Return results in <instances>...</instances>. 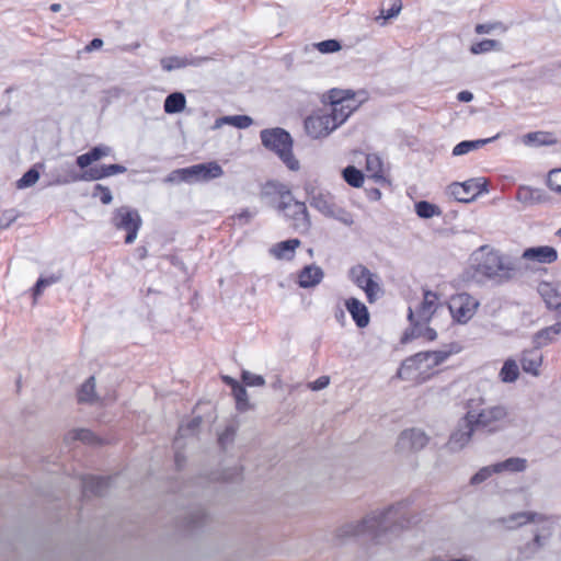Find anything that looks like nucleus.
Returning <instances> with one entry per match:
<instances>
[{
  "label": "nucleus",
  "instance_id": "obj_1",
  "mask_svg": "<svg viewBox=\"0 0 561 561\" xmlns=\"http://www.w3.org/2000/svg\"><path fill=\"white\" fill-rule=\"evenodd\" d=\"M470 261L473 276L495 285H504L523 276V266L517 257L506 255L488 244L474 250Z\"/></svg>",
  "mask_w": 561,
  "mask_h": 561
},
{
  "label": "nucleus",
  "instance_id": "obj_2",
  "mask_svg": "<svg viewBox=\"0 0 561 561\" xmlns=\"http://www.w3.org/2000/svg\"><path fill=\"white\" fill-rule=\"evenodd\" d=\"M497 523L502 524L507 529H515L527 524H534L533 539L519 547L520 559H530L547 547L556 526L553 517L536 512L514 513L507 517L499 518Z\"/></svg>",
  "mask_w": 561,
  "mask_h": 561
},
{
  "label": "nucleus",
  "instance_id": "obj_3",
  "mask_svg": "<svg viewBox=\"0 0 561 561\" xmlns=\"http://www.w3.org/2000/svg\"><path fill=\"white\" fill-rule=\"evenodd\" d=\"M410 502L404 500L381 512H373L358 525L353 526V536L368 535L373 540L382 541L388 533H396L410 524V520L405 517Z\"/></svg>",
  "mask_w": 561,
  "mask_h": 561
},
{
  "label": "nucleus",
  "instance_id": "obj_4",
  "mask_svg": "<svg viewBox=\"0 0 561 561\" xmlns=\"http://www.w3.org/2000/svg\"><path fill=\"white\" fill-rule=\"evenodd\" d=\"M477 432L496 434L507 430L513 424L512 413L505 404L484 405L482 398L471 399L467 403L463 416Z\"/></svg>",
  "mask_w": 561,
  "mask_h": 561
},
{
  "label": "nucleus",
  "instance_id": "obj_5",
  "mask_svg": "<svg viewBox=\"0 0 561 561\" xmlns=\"http://www.w3.org/2000/svg\"><path fill=\"white\" fill-rule=\"evenodd\" d=\"M304 190L311 207L316 208L325 217L348 224L347 210L336 204L334 195L329 191L320 188L316 181H306Z\"/></svg>",
  "mask_w": 561,
  "mask_h": 561
},
{
  "label": "nucleus",
  "instance_id": "obj_6",
  "mask_svg": "<svg viewBox=\"0 0 561 561\" xmlns=\"http://www.w3.org/2000/svg\"><path fill=\"white\" fill-rule=\"evenodd\" d=\"M262 144L265 148L274 151L286 167L291 171L299 169V161L293 154V139L285 129H263L260 133Z\"/></svg>",
  "mask_w": 561,
  "mask_h": 561
},
{
  "label": "nucleus",
  "instance_id": "obj_7",
  "mask_svg": "<svg viewBox=\"0 0 561 561\" xmlns=\"http://www.w3.org/2000/svg\"><path fill=\"white\" fill-rule=\"evenodd\" d=\"M267 188H274L278 193L279 202L276 208L293 220L295 229L307 230L310 227L309 214L304 202L295 201L290 191L282 184L268 183Z\"/></svg>",
  "mask_w": 561,
  "mask_h": 561
},
{
  "label": "nucleus",
  "instance_id": "obj_8",
  "mask_svg": "<svg viewBox=\"0 0 561 561\" xmlns=\"http://www.w3.org/2000/svg\"><path fill=\"white\" fill-rule=\"evenodd\" d=\"M345 121V114L335 115L329 108L323 106L306 117L305 130L312 139H320L329 136Z\"/></svg>",
  "mask_w": 561,
  "mask_h": 561
},
{
  "label": "nucleus",
  "instance_id": "obj_9",
  "mask_svg": "<svg viewBox=\"0 0 561 561\" xmlns=\"http://www.w3.org/2000/svg\"><path fill=\"white\" fill-rule=\"evenodd\" d=\"M438 308V296L436 293L432 290H424L423 293V300L417 307V309L414 311L412 308H409L408 311V319L413 325V329L411 331V334L405 333L402 342H407L411 337H415L421 334L417 327L423 323H427L432 316L435 313V311Z\"/></svg>",
  "mask_w": 561,
  "mask_h": 561
},
{
  "label": "nucleus",
  "instance_id": "obj_10",
  "mask_svg": "<svg viewBox=\"0 0 561 561\" xmlns=\"http://www.w3.org/2000/svg\"><path fill=\"white\" fill-rule=\"evenodd\" d=\"M486 180L483 178L470 179L465 182H454L448 186V194L457 202L471 203L483 192H488Z\"/></svg>",
  "mask_w": 561,
  "mask_h": 561
},
{
  "label": "nucleus",
  "instance_id": "obj_11",
  "mask_svg": "<svg viewBox=\"0 0 561 561\" xmlns=\"http://www.w3.org/2000/svg\"><path fill=\"white\" fill-rule=\"evenodd\" d=\"M112 220L115 228L127 232L125 238L126 243H133L136 240L141 226V218L136 209L122 206L114 211Z\"/></svg>",
  "mask_w": 561,
  "mask_h": 561
},
{
  "label": "nucleus",
  "instance_id": "obj_12",
  "mask_svg": "<svg viewBox=\"0 0 561 561\" xmlns=\"http://www.w3.org/2000/svg\"><path fill=\"white\" fill-rule=\"evenodd\" d=\"M517 260L523 266L524 273L526 270H533L537 265L554 263L558 260V252L550 245L530 247L525 249Z\"/></svg>",
  "mask_w": 561,
  "mask_h": 561
},
{
  "label": "nucleus",
  "instance_id": "obj_13",
  "mask_svg": "<svg viewBox=\"0 0 561 561\" xmlns=\"http://www.w3.org/2000/svg\"><path fill=\"white\" fill-rule=\"evenodd\" d=\"M479 307V301L468 293H459L451 296L448 308L453 318L458 323H467Z\"/></svg>",
  "mask_w": 561,
  "mask_h": 561
},
{
  "label": "nucleus",
  "instance_id": "obj_14",
  "mask_svg": "<svg viewBox=\"0 0 561 561\" xmlns=\"http://www.w3.org/2000/svg\"><path fill=\"white\" fill-rule=\"evenodd\" d=\"M353 276L355 284L365 291L368 302L374 304L382 294L378 275L364 265H357L353 267Z\"/></svg>",
  "mask_w": 561,
  "mask_h": 561
},
{
  "label": "nucleus",
  "instance_id": "obj_15",
  "mask_svg": "<svg viewBox=\"0 0 561 561\" xmlns=\"http://www.w3.org/2000/svg\"><path fill=\"white\" fill-rule=\"evenodd\" d=\"M430 442L427 434L420 428H408L399 435L397 446L401 451H419Z\"/></svg>",
  "mask_w": 561,
  "mask_h": 561
},
{
  "label": "nucleus",
  "instance_id": "obj_16",
  "mask_svg": "<svg viewBox=\"0 0 561 561\" xmlns=\"http://www.w3.org/2000/svg\"><path fill=\"white\" fill-rule=\"evenodd\" d=\"M323 103L333 114H345L346 119L351 115V91L332 89L323 96Z\"/></svg>",
  "mask_w": 561,
  "mask_h": 561
},
{
  "label": "nucleus",
  "instance_id": "obj_17",
  "mask_svg": "<svg viewBox=\"0 0 561 561\" xmlns=\"http://www.w3.org/2000/svg\"><path fill=\"white\" fill-rule=\"evenodd\" d=\"M188 183L207 182L224 175V170L218 162L211 161L187 167Z\"/></svg>",
  "mask_w": 561,
  "mask_h": 561
},
{
  "label": "nucleus",
  "instance_id": "obj_18",
  "mask_svg": "<svg viewBox=\"0 0 561 561\" xmlns=\"http://www.w3.org/2000/svg\"><path fill=\"white\" fill-rule=\"evenodd\" d=\"M477 430L467 420H461L458 427L453 432L447 443V446L453 451L461 450L472 439Z\"/></svg>",
  "mask_w": 561,
  "mask_h": 561
},
{
  "label": "nucleus",
  "instance_id": "obj_19",
  "mask_svg": "<svg viewBox=\"0 0 561 561\" xmlns=\"http://www.w3.org/2000/svg\"><path fill=\"white\" fill-rule=\"evenodd\" d=\"M543 356L540 347L535 345L533 348L522 352L519 362L525 373L535 377L540 375V367L542 365Z\"/></svg>",
  "mask_w": 561,
  "mask_h": 561
},
{
  "label": "nucleus",
  "instance_id": "obj_20",
  "mask_svg": "<svg viewBox=\"0 0 561 561\" xmlns=\"http://www.w3.org/2000/svg\"><path fill=\"white\" fill-rule=\"evenodd\" d=\"M362 158L365 159L368 176L371 178L375 182L385 181L382 161L380 157L377 154H364L362 152L353 151V162L356 161L357 163H360Z\"/></svg>",
  "mask_w": 561,
  "mask_h": 561
},
{
  "label": "nucleus",
  "instance_id": "obj_21",
  "mask_svg": "<svg viewBox=\"0 0 561 561\" xmlns=\"http://www.w3.org/2000/svg\"><path fill=\"white\" fill-rule=\"evenodd\" d=\"M420 355H421V352L416 353L415 355L410 356L403 360L400 369L398 370V376L400 378L412 379L413 371H419L420 374H424L427 371V369H425V365H426L427 360H425V358H423V357H420Z\"/></svg>",
  "mask_w": 561,
  "mask_h": 561
},
{
  "label": "nucleus",
  "instance_id": "obj_22",
  "mask_svg": "<svg viewBox=\"0 0 561 561\" xmlns=\"http://www.w3.org/2000/svg\"><path fill=\"white\" fill-rule=\"evenodd\" d=\"M324 273L320 266L314 264L305 266L298 275V284L302 288L317 286L323 278Z\"/></svg>",
  "mask_w": 561,
  "mask_h": 561
},
{
  "label": "nucleus",
  "instance_id": "obj_23",
  "mask_svg": "<svg viewBox=\"0 0 561 561\" xmlns=\"http://www.w3.org/2000/svg\"><path fill=\"white\" fill-rule=\"evenodd\" d=\"M539 293L543 298L546 305L550 309H558L561 307V283L540 285Z\"/></svg>",
  "mask_w": 561,
  "mask_h": 561
},
{
  "label": "nucleus",
  "instance_id": "obj_24",
  "mask_svg": "<svg viewBox=\"0 0 561 561\" xmlns=\"http://www.w3.org/2000/svg\"><path fill=\"white\" fill-rule=\"evenodd\" d=\"M110 479L101 477H85L82 480V490L84 496L102 495L107 490Z\"/></svg>",
  "mask_w": 561,
  "mask_h": 561
},
{
  "label": "nucleus",
  "instance_id": "obj_25",
  "mask_svg": "<svg viewBox=\"0 0 561 561\" xmlns=\"http://www.w3.org/2000/svg\"><path fill=\"white\" fill-rule=\"evenodd\" d=\"M112 152L111 147L105 145H100L92 148L89 152L79 156L76 160L77 165L80 169H87L93 162L99 161L100 159L110 156Z\"/></svg>",
  "mask_w": 561,
  "mask_h": 561
},
{
  "label": "nucleus",
  "instance_id": "obj_26",
  "mask_svg": "<svg viewBox=\"0 0 561 561\" xmlns=\"http://www.w3.org/2000/svg\"><path fill=\"white\" fill-rule=\"evenodd\" d=\"M516 199L526 205H534L546 202L547 196L542 190L520 186L516 193Z\"/></svg>",
  "mask_w": 561,
  "mask_h": 561
},
{
  "label": "nucleus",
  "instance_id": "obj_27",
  "mask_svg": "<svg viewBox=\"0 0 561 561\" xmlns=\"http://www.w3.org/2000/svg\"><path fill=\"white\" fill-rule=\"evenodd\" d=\"M207 58H186V57H165L161 59V66L165 71H172L174 69L183 68L186 66H198Z\"/></svg>",
  "mask_w": 561,
  "mask_h": 561
},
{
  "label": "nucleus",
  "instance_id": "obj_28",
  "mask_svg": "<svg viewBox=\"0 0 561 561\" xmlns=\"http://www.w3.org/2000/svg\"><path fill=\"white\" fill-rule=\"evenodd\" d=\"M300 241L298 239H290L282 241L273 245L270 250L271 254L276 259L290 260L294 256L296 248H298Z\"/></svg>",
  "mask_w": 561,
  "mask_h": 561
},
{
  "label": "nucleus",
  "instance_id": "obj_29",
  "mask_svg": "<svg viewBox=\"0 0 561 561\" xmlns=\"http://www.w3.org/2000/svg\"><path fill=\"white\" fill-rule=\"evenodd\" d=\"M458 348L454 350H439V351H427L421 352L420 357L425 358L427 360L425 365V369L430 370L434 367L444 363L453 353H457Z\"/></svg>",
  "mask_w": 561,
  "mask_h": 561
},
{
  "label": "nucleus",
  "instance_id": "obj_30",
  "mask_svg": "<svg viewBox=\"0 0 561 561\" xmlns=\"http://www.w3.org/2000/svg\"><path fill=\"white\" fill-rule=\"evenodd\" d=\"M557 335H561V321L538 331L534 336V343L542 347L554 341Z\"/></svg>",
  "mask_w": 561,
  "mask_h": 561
},
{
  "label": "nucleus",
  "instance_id": "obj_31",
  "mask_svg": "<svg viewBox=\"0 0 561 561\" xmlns=\"http://www.w3.org/2000/svg\"><path fill=\"white\" fill-rule=\"evenodd\" d=\"M253 124V119L248 115L222 116L216 119L214 128H220L222 125H231L237 128H248Z\"/></svg>",
  "mask_w": 561,
  "mask_h": 561
},
{
  "label": "nucleus",
  "instance_id": "obj_32",
  "mask_svg": "<svg viewBox=\"0 0 561 561\" xmlns=\"http://www.w3.org/2000/svg\"><path fill=\"white\" fill-rule=\"evenodd\" d=\"M527 469V459L522 457H511L504 461L495 463V470L497 472H523Z\"/></svg>",
  "mask_w": 561,
  "mask_h": 561
},
{
  "label": "nucleus",
  "instance_id": "obj_33",
  "mask_svg": "<svg viewBox=\"0 0 561 561\" xmlns=\"http://www.w3.org/2000/svg\"><path fill=\"white\" fill-rule=\"evenodd\" d=\"M186 99L183 93L174 92L167 96L164 101V112L168 114L180 113L185 108Z\"/></svg>",
  "mask_w": 561,
  "mask_h": 561
},
{
  "label": "nucleus",
  "instance_id": "obj_34",
  "mask_svg": "<svg viewBox=\"0 0 561 561\" xmlns=\"http://www.w3.org/2000/svg\"><path fill=\"white\" fill-rule=\"evenodd\" d=\"M497 136L495 137H492V138H486V139H477V140H465V141H461L459 142L458 145H456L453 149V154L454 156H462V154H466L472 150H477L481 147H483L484 145L491 142L492 140H494Z\"/></svg>",
  "mask_w": 561,
  "mask_h": 561
},
{
  "label": "nucleus",
  "instance_id": "obj_35",
  "mask_svg": "<svg viewBox=\"0 0 561 561\" xmlns=\"http://www.w3.org/2000/svg\"><path fill=\"white\" fill-rule=\"evenodd\" d=\"M353 321L358 328H366L370 321L367 307L356 298H353Z\"/></svg>",
  "mask_w": 561,
  "mask_h": 561
},
{
  "label": "nucleus",
  "instance_id": "obj_36",
  "mask_svg": "<svg viewBox=\"0 0 561 561\" xmlns=\"http://www.w3.org/2000/svg\"><path fill=\"white\" fill-rule=\"evenodd\" d=\"M78 401L80 403H94L98 401L94 377L87 379L85 382L80 387L78 391Z\"/></svg>",
  "mask_w": 561,
  "mask_h": 561
},
{
  "label": "nucleus",
  "instance_id": "obj_37",
  "mask_svg": "<svg viewBox=\"0 0 561 561\" xmlns=\"http://www.w3.org/2000/svg\"><path fill=\"white\" fill-rule=\"evenodd\" d=\"M519 376V368L516 360L508 358L504 362L501 370L500 378L503 382H514Z\"/></svg>",
  "mask_w": 561,
  "mask_h": 561
},
{
  "label": "nucleus",
  "instance_id": "obj_38",
  "mask_svg": "<svg viewBox=\"0 0 561 561\" xmlns=\"http://www.w3.org/2000/svg\"><path fill=\"white\" fill-rule=\"evenodd\" d=\"M202 423L201 416H195L187 421L186 423H182L179 427V436L175 438V444L179 445L181 438L193 436L197 428L199 427Z\"/></svg>",
  "mask_w": 561,
  "mask_h": 561
},
{
  "label": "nucleus",
  "instance_id": "obj_39",
  "mask_svg": "<svg viewBox=\"0 0 561 561\" xmlns=\"http://www.w3.org/2000/svg\"><path fill=\"white\" fill-rule=\"evenodd\" d=\"M83 170L84 171L80 175L73 178V181L91 182L106 178L104 165L92 167Z\"/></svg>",
  "mask_w": 561,
  "mask_h": 561
},
{
  "label": "nucleus",
  "instance_id": "obj_40",
  "mask_svg": "<svg viewBox=\"0 0 561 561\" xmlns=\"http://www.w3.org/2000/svg\"><path fill=\"white\" fill-rule=\"evenodd\" d=\"M415 213L419 217L424 219L439 216L442 214L438 206L426 201H421L415 204Z\"/></svg>",
  "mask_w": 561,
  "mask_h": 561
},
{
  "label": "nucleus",
  "instance_id": "obj_41",
  "mask_svg": "<svg viewBox=\"0 0 561 561\" xmlns=\"http://www.w3.org/2000/svg\"><path fill=\"white\" fill-rule=\"evenodd\" d=\"M67 439L81 440L85 444H101L102 442L90 431L85 428L73 430L67 435Z\"/></svg>",
  "mask_w": 561,
  "mask_h": 561
},
{
  "label": "nucleus",
  "instance_id": "obj_42",
  "mask_svg": "<svg viewBox=\"0 0 561 561\" xmlns=\"http://www.w3.org/2000/svg\"><path fill=\"white\" fill-rule=\"evenodd\" d=\"M491 50H502V44L496 39H483L471 45L470 47V51L476 55L484 54Z\"/></svg>",
  "mask_w": 561,
  "mask_h": 561
},
{
  "label": "nucleus",
  "instance_id": "obj_43",
  "mask_svg": "<svg viewBox=\"0 0 561 561\" xmlns=\"http://www.w3.org/2000/svg\"><path fill=\"white\" fill-rule=\"evenodd\" d=\"M61 277H62V275L60 273H58L55 275H50L48 277L38 278V280L36 282L34 289H33L34 298L36 299L43 293L44 288L59 282L61 279Z\"/></svg>",
  "mask_w": 561,
  "mask_h": 561
},
{
  "label": "nucleus",
  "instance_id": "obj_44",
  "mask_svg": "<svg viewBox=\"0 0 561 561\" xmlns=\"http://www.w3.org/2000/svg\"><path fill=\"white\" fill-rule=\"evenodd\" d=\"M39 179V172L36 168L30 169L23 174V176L16 182L19 188H26L34 185Z\"/></svg>",
  "mask_w": 561,
  "mask_h": 561
},
{
  "label": "nucleus",
  "instance_id": "obj_45",
  "mask_svg": "<svg viewBox=\"0 0 561 561\" xmlns=\"http://www.w3.org/2000/svg\"><path fill=\"white\" fill-rule=\"evenodd\" d=\"M493 473H499L497 470H495V463L481 468L476 474L472 476L470 483L473 485L480 484L489 479Z\"/></svg>",
  "mask_w": 561,
  "mask_h": 561
},
{
  "label": "nucleus",
  "instance_id": "obj_46",
  "mask_svg": "<svg viewBox=\"0 0 561 561\" xmlns=\"http://www.w3.org/2000/svg\"><path fill=\"white\" fill-rule=\"evenodd\" d=\"M547 184L551 191L561 194V169H554L549 172Z\"/></svg>",
  "mask_w": 561,
  "mask_h": 561
},
{
  "label": "nucleus",
  "instance_id": "obj_47",
  "mask_svg": "<svg viewBox=\"0 0 561 561\" xmlns=\"http://www.w3.org/2000/svg\"><path fill=\"white\" fill-rule=\"evenodd\" d=\"M322 54L335 53L340 50L341 45L336 39H327L312 45Z\"/></svg>",
  "mask_w": 561,
  "mask_h": 561
},
{
  "label": "nucleus",
  "instance_id": "obj_48",
  "mask_svg": "<svg viewBox=\"0 0 561 561\" xmlns=\"http://www.w3.org/2000/svg\"><path fill=\"white\" fill-rule=\"evenodd\" d=\"M401 9H402L401 0H396L389 10H387V11L381 10L380 15L376 18V21H379V20L386 21V20L392 19L401 12ZM383 24H385V22L381 23V25H383Z\"/></svg>",
  "mask_w": 561,
  "mask_h": 561
},
{
  "label": "nucleus",
  "instance_id": "obj_49",
  "mask_svg": "<svg viewBox=\"0 0 561 561\" xmlns=\"http://www.w3.org/2000/svg\"><path fill=\"white\" fill-rule=\"evenodd\" d=\"M232 393L237 402V408L239 410H245L248 407V393L245 388L239 385L232 390Z\"/></svg>",
  "mask_w": 561,
  "mask_h": 561
},
{
  "label": "nucleus",
  "instance_id": "obj_50",
  "mask_svg": "<svg viewBox=\"0 0 561 561\" xmlns=\"http://www.w3.org/2000/svg\"><path fill=\"white\" fill-rule=\"evenodd\" d=\"M187 169H176L172 171L164 180L167 183H181V182H187L188 183V176H187Z\"/></svg>",
  "mask_w": 561,
  "mask_h": 561
},
{
  "label": "nucleus",
  "instance_id": "obj_51",
  "mask_svg": "<svg viewBox=\"0 0 561 561\" xmlns=\"http://www.w3.org/2000/svg\"><path fill=\"white\" fill-rule=\"evenodd\" d=\"M236 435V428L233 425H229L225 428V431L219 434L218 443L222 448H226L227 445L231 444Z\"/></svg>",
  "mask_w": 561,
  "mask_h": 561
},
{
  "label": "nucleus",
  "instance_id": "obj_52",
  "mask_svg": "<svg viewBox=\"0 0 561 561\" xmlns=\"http://www.w3.org/2000/svg\"><path fill=\"white\" fill-rule=\"evenodd\" d=\"M242 380L248 385V386H256V387H261V386H264L265 385V380L264 378L261 376V375H255V374H252L248 370H243L242 373Z\"/></svg>",
  "mask_w": 561,
  "mask_h": 561
},
{
  "label": "nucleus",
  "instance_id": "obj_53",
  "mask_svg": "<svg viewBox=\"0 0 561 561\" xmlns=\"http://www.w3.org/2000/svg\"><path fill=\"white\" fill-rule=\"evenodd\" d=\"M93 195L94 196L99 195L100 196V201L104 205H108L113 201V196H112V193H111L110 188L106 187V186H103L101 184H96L95 185Z\"/></svg>",
  "mask_w": 561,
  "mask_h": 561
},
{
  "label": "nucleus",
  "instance_id": "obj_54",
  "mask_svg": "<svg viewBox=\"0 0 561 561\" xmlns=\"http://www.w3.org/2000/svg\"><path fill=\"white\" fill-rule=\"evenodd\" d=\"M16 219V214L13 209L0 210V229L8 228Z\"/></svg>",
  "mask_w": 561,
  "mask_h": 561
},
{
  "label": "nucleus",
  "instance_id": "obj_55",
  "mask_svg": "<svg viewBox=\"0 0 561 561\" xmlns=\"http://www.w3.org/2000/svg\"><path fill=\"white\" fill-rule=\"evenodd\" d=\"M546 136L547 135L545 133H540V131L528 133L527 135L524 136V142L526 145H533V144L545 145V144H548V141L546 140Z\"/></svg>",
  "mask_w": 561,
  "mask_h": 561
},
{
  "label": "nucleus",
  "instance_id": "obj_56",
  "mask_svg": "<svg viewBox=\"0 0 561 561\" xmlns=\"http://www.w3.org/2000/svg\"><path fill=\"white\" fill-rule=\"evenodd\" d=\"M330 383V378L328 376H321L312 382L308 383V388L312 391L322 390Z\"/></svg>",
  "mask_w": 561,
  "mask_h": 561
},
{
  "label": "nucleus",
  "instance_id": "obj_57",
  "mask_svg": "<svg viewBox=\"0 0 561 561\" xmlns=\"http://www.w3.org/2000/svg\"><path fill=\"white\" fill-rule=\"evenodd\" d=\"M205 517H206V515H205L203 510H196L195 512H193L190 515L188 525L191 527H196V526H198L199 524L203 523Z\"/></svg>",
  "mask_w": 561,
  "mask_h": 561
},
{
  "label": "nucleus",
  "instance_id": "obj_58",
  "mask_svg": "<svg viewBox=\"0 0 561 561\" xmlns=\"http://www.w3.org/2000/svg\"><path fill=\"white\" fill-rule=\"evenodd\" d=\"M104 168H105L106 178L115 175V174H119V173H125L127 170L122 164H110V165H104Z\"/></svg>",
  "mask_w": 561,
  "mask_h": 561
},
{
  "label": "nucleus",
  "instance_id": "obj_59",
  "mask_svg": "<svg viewBox=\"0 0 561 561\" xmlns=\"http://www.w3.org/2000/svg\"><path fill=\"white\" fill-rule=\"evenodd\" d=\"M367 100V93L365 91H353V104L357 103L355 106L353 105V112L356 110L358 105Z\"/></svg>",
  "mask_w": 561,
  "mask_h": 561
},
{
  "label": "nucleus",
  "instance_id": "obj_60",
  "mask_svg": "<svg viewBox=\"0 0 561 561\" xmlns=\"http://www.w3.org/2000/svg\"><path fill=\"white\" fill-rule=\"evenodd\" d=\"M496 27V24H491V23H486V24H477L476 25V33L478 34H489L491 33L494 28Z\"/></svg>",
  "mask_w": 561,
  "mask_h": 561
},
{
  "label": "nucleus",
  "instance_id": "obj_61",
  "mask_svg": "<svg viewBox=\"0 0 561 561\" xmlns=\"http://www.w3.org/2000/svg\"><path fill=\"white\" fill-rule=\"evenodd\" d=\"M364 183V174L353 167V187H360Z\"/></svg>",
  "mask_w": 561,
  "mask_h": 561
},
{
  "label": "nucleus",
  "instance_id": "obj_62",
  "mask_svg": "<svg viewBox=\"0 0 561 561\" xmlns=\"http://www.w3.org/2000/svg\"><path fill=\"white\" fill-rule=\"evenodd\" d=\"M365 192L367 194V197L370 201H378L381 197V192L379 191V188H376V187L365 188Z\"/></svg>",
  "mask_w": 561,
  "mask_h": 561
},
{
  "label": "nucleus",
  "instance_id": "obj_63",
  "mask_svg": "<svg viewBox=\"0 0 561 561\" xmlns=\"http://www.w3.org/2000/svg\"><path fill=\"white\" fill-rule=\"evenodd\" d=\"M103 45V41L101 38H94L92 39L89 45L85 46L87 51H92L94 49L101 48Z\"/></svg>",
  "mask_w": 561,
  "mask_h": 561
},
{
  "label": "nucleus",
  "instance_id": "obj_64",
  "mask_svg": "<svg viewBox=\"0 0 561 561\" xmlns=\"http://www.w3.org/2000/svg\"><path fill=\"white\" fill-rule=\"evenodd\" d=\"M458 101L460 102H470L473 99V94L470 91H461L457 95Z\"/></svg>",
  "mask_w": 561,
  "mask_h": 561
}]
</instances>
